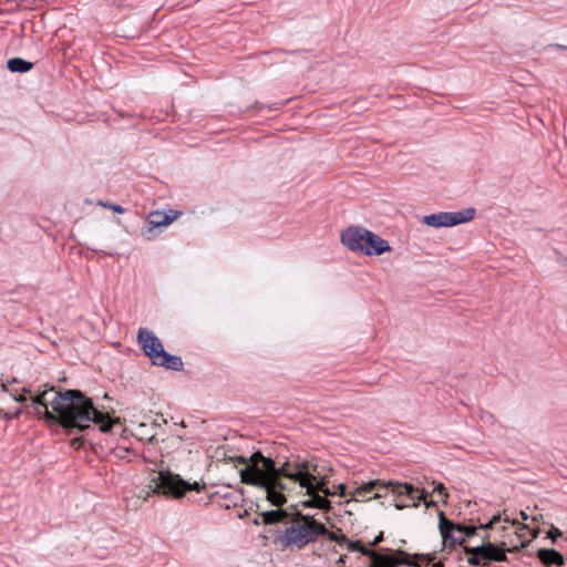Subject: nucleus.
<instances>
[{"label":"nucleus","instance_id":"f257e3e1","mask_svg":"<svg viewBox=\"0 0 567 567\" xmlns=\"http://www.w3.org/2000/svg\"><path fill=\"white\" fill-rule=\"evenodd\" d=\"M240 460L246 464L240 470L241 483L264 489L266 499L272 506L285 505L287 503L285 493L291 491L295 485L305 488L306 494L315 492L322 493L326 496L336 494L329 489L328 478L319 475L318 463L315 457H297L276 466L271 457H266L260 451H257L248 460L244 457Z\"/></svg>","mask_w":567,"mask_h":567},{"label":"nucleus","instance_id":"a878e982","mask_svg":"<svg viewBox=\"0 0 567 567\" xmlns=\"http://www.w3.org/2000/svg\"><path fill=\"white\" fill-rule=\"evenodd\" d=\"M337 494L341 497H344L347 495V486L344 484H339L337 486Z\"/></svg>","mask_w":567,"mask_h":567},{"label":"nucleus","instance_id":"2eb2a0df","mask_svg":"<svg viewBox=\"0 0 567 567\" xmlns=\"http://www.w3.org/2000/svg\"><path fill=\"white\" fill-rule=\"evenodd\" d=\"M309 496L308 499L303 501L301 505L306 508H318L322 511L331 509V502L327 498L328 496H321L319 492H315L311 494H307Z\"/></svg>","mask_w":567,"mask_h":567},{"label":"nucleus","instance_id":"aec40b11","mask_svg":"<svg viewBox=\"0 0 567 567\" xmlns=\"http://www.w3.org/2000/svg\"><path fill=\"white\" fill-rule=\"evenodd\" d=\"M347 548L350 551H360L363 555L364 550H371L370 548L365 547L361 540H350L348 538V542H346Z\"/></svg>","mask_w":567,"mask_h":567},{"label":"nucleus","instance_id":"412c9836","mask_svg":"<svg viewBox=\"0 0 567 567\" xmlns=\"http://www.w3.org/2000/svg\"><path fill=\"white\" fill-rule=\"evenodd\" d=\"M323 536H328V538L332 542H336L340 545H343L346 544V542H348V537L343 534H337L334 532H329L326 533Z\"/></svg>","mask_w":567,"mask_h":567},{"label":"nucleus","instance_id":"9d476101","mask_svg":"<svg viewBox=\"0 0 567 567\" xmlns=\"http://www.w3.org/2000/svg\"><path fill=\"white\" fill-rule=\"evenodd\" d=\"M474 215L475 210L472 208L454 213L442 212L424 216L422 223L435 228L452 227L472 220Z\"/></svg>","mask_w":567,"mask_h":567},{"label":"nucleus","instance_id":"6ab92c4d","mask_svg":"<svg viewBox=\"0 0 567 567\" xmlns=\"http://www.w3.org/2000/svg\"><path fill=\"white\" fill-rule=\"evenodd\" d=\"M3 389H4V391H6L7 393H9V394L13 398V400H14V401H17V402H19V403H24V402H27V401H28V399H27L25 394H30V393H31V390H30V389H27V388H23V389H22V392H23L22 394H18V393H16V392H12L11 390H9V389L7 388V385H6V384H3Z\"/></svg>","mask_w":567,"mask_h":567},{"label":"nucleus","instance_id":"423d86ee","mask_svg":"<svg viewBox=\"0 0 567 567\" xmlns=\"http://www.w3.org/2000/svg\"><path fill=\"white\" fill-rule=\"evenodd\" d=\"M137 341L143 349L145 355H147L153 364L165 367L178 371L183 368V361L181 357L167 353L161 340L154 334V332L140 328L137 332Z\"/></svg>","mask_w":567,"mask_h":567},{"label":"nucleus","instance_id":"0eeeda50","mask_svg":"<svg viewBox=\"0 0 567 567\" xmlns=\"http://www.w3.org/2000/svg\"><path fill=\"white\" fill-rule=\"evenodd\" d=\"M389 487L392 488V493L396 494L398 496H408L410 501L412 502L413 506H416L420 501H424L426 503V494L424 491L414 487L411 484L404 483V484H392L389 483L388 486L381 484L378 481L369 482L367 484L361 485L358 487L353 496L357 498L362 499H370V498H379L382 497L381 489H388Z\"/></svg>","mask_w":567,"mask_h":567},{"label":"nucleus","instance_id":"c85d7f7f","mask_svg":"<svg viewBox=\"0 0 567 567\" xmlns=\"http://www.w3.org/2000/svg\"><path fill=\"white\" fill-rule=\"evenodd\" d=\"M538 533H539L538 528L537 529H530L529 528L528 535H529L530 542L538 536Z\"/></svg>","mask_w":567,"mask_h":567},{"label":"nucleus","instance_id":"6e6552de","mask_svg":"<svg viewBox=\"0 0 567 567\" xmlns=\"http://www.w3.org/2000/svg\"><path fill=\"white\" fill-rule=\"evenodd\" d=\"M150 489L156 494H163L174 498H179L188 491H198L197 483L190 484L171 472H158L152 477L148 484Z\"/></svg>","mask_w":567,"mask_h":567},{"label":"nucleus","instance_id":"c756f323","mask_svg":"<svg viewBox=\"0 0 567 567\" xmlns=\"http://www.w3.org/2000/svg\"><path fill=\"white\" fill-rule=\"evenodd\" d=\"M346 563H347V556L346 555L340 556L339 559L337 560V565L339 567H343Z\"/></svg>","mask_w":567,"mask_h":567},{"label":"nucleus","instance_id":"f8f14e48","mask_svg":"<svg viewBox=\"0 0 567 567\" xmlns=\"http://www.w3.org/2000/svg\"><path fill=\"white\" fill-rule=\"evenodd\" d=\"M439 529L442 543L445 547L454 548L456 545L464 546L461 524H455L446 518L443 512L439 514Z\"/></svg>","mask_w":567,"mask_h":567},{"label":"nucleus","instance_id":"f3484780","mask_svg":"<svg viewBox=\"0 0 567 567\" xmlns=\"http://www.w3.org/2000/svg\"><path fill=\"white\" fill-rule=\"evenodd\" d=\"M7 65L11 72H19V73L28 72L33 68V63L25 61L21 58H12V59L8 60Z\"/></svg>","mask_w":567,"mask_h":567},{"label":"nucleus","instance_id":"1a4fd4ad","mask_svg":"<svg viewBox=\"0 0 567 567\" xmlns=\"http://www.w3.org/2000/svg\"><path fill=\"white\" fill-rule=\"evenodd\" d=\"M483 545L476 547L464 546L465 553L470 554L467 561L472 566L481 565V560L489 561H506L507 549L498 546L495 542L489 539H482Z\"/></svg>","mask_w":567,"mask_h":567},{"label":"nucleus","instance_id":"ddd939ff","mask_svg":"<svg viewBox=\"0 0 567 567\" xmlns=\"http://www.w3.org/2000/svg\"><path fill=\"white\" fill-rule=\"evenodd\" d=\"M536 557L545 567H561L565 564L564 556L555 549L540 548L537 550Z\"/></svg>","mask_w":567,"mask_h":567},{"label":"nucleus","instance_id":"f03ea898","mask_svg":"<svg viewBox=\"0 0 567 567\" xmlns=\"http://www.w3.org/2000/svg\"><path fill=\"white\" fill-rule=\"evenodd\" d=\"M33 414L43 419L48 424H60L64 429L83 431L91 422L107 433L112 430L114 421L109 413L101 412L93 406L91 399L80 390L56 391L54 386L44 385L30 398Z\"/></svg>","mask_w":567,"mask_h":567},{"label":"nucleus","instance_id":"20e7f679","mask_svg":"<svg viewBox=\"0 0 567 567\" xmlns=\"http://www.w3.org/2000/svg\"><path fill=\"white\" fill-rule=\"evenodd\" d=\"M295 520L296 524L287 527L276 540L282 548L295 546L302 549L328 533V528L311 516L297 513Z\"/></svg>","mask_w":567,"mask_h":567},{"label":"nucleus","instance_id":"bb28decb","mask_svg":"<svg viewBox=\"0 0 567 567\" xmlns=\"http://www.w3.org/2000/svg\"><path fill=\"white\" fill-rule=\"evenodd\" d=\"M383 540V532H380L375 538L373 539V542L370 544L371 546H377L379 545L381 542Z\"/></svg>","mask_w":567,"mask_h":567},{"label":"nucleus","instance_id":"7c9ffc66","mask_svg":"<svg viewBox=\"0 0 567 567\" xmlns=\"http://www.w3.org/2000/svg\"><path fill=\"white\" fill-rule=\"evenodd\" d=\"M97 205H100V206H102V207H104V208H109V209H111V206H112V204H111V203H109V202H103V200H99V202H97Z\"/></svg>","mask_w":567,"mask_h":567},{"label":"nucleus","instance_id":"5701e85b","mask_svg":"<svg viewBox=\"0 0 567 567\" xmlns=\"http://www.w3.org/2000/svg\"><path fill=\"white\" fill-rule=\"evenodd\" d=\"M563 533L560 529L551 525V528L547 532V537L553 540V543L557 542L559 537H561Z\"/></svg>","mask_w":567,"mask_h":567},{"label":"nucleus","instance_id":"39448f33","mask_svg":"<svg viewBox=\"0 0 567 567\" xmlns=\"http://www.w3.org/2000/svg\"><path fill=\"white\" fill-rule=\"evenodd\" d=\"M340 240L349 250L365 256H380L392 250L386 240L360 226L346 228L340 235Z\"/></svg>","mask_w":567,"mask_h":567},{"label":"nucleus","instance_id":"473e14b6","mask_svg":"<svg viewBox=\"0 0 567 567\" xmlns=\"http://www.w3.org/2000/svg\"><path fill=\"white\" fill-rule=\"evenodd\" d=\"M432 564V567H444V564L442 561H437V563H431Z\"/></svg>","mask_w":567,"mask_h":567},{"label":"nucleus","instance_id":"4be33fe9","mask_svg":"<svg viewBox=\"0 0 567 567\" xmlns=\"http://www.w3.org/2000/svg\"><path fill=\"white\" fill-rule=\"evenodd\" d=\"M461 529H462L463 538L465 540L466 537H473L474 535H476L477 529H481V528H480V526L476 527V526H468V525L461 524Z\"/></svg>","mask_w":567,"mask_h":567},{"label":"nucleus","instance_id":"72a5a7b5","mask_svg":"<svg viewBox=\"0 0 567 567\" xmlns=\"http://www.w3.org/2000/svg\"><path fill=\"white\" fill-rule=\"evenodd\" d=\"M395 506H396V508L402 509L404 507L410 506V504H399V503H396Z\"/></svg>","mask_w":567,"mask_h":567},{"label":"nucleus","instance_id":"2f4dec72","mask_svg":"<svg viewBox=\"0 0 567 567\" xmlns=\"http://www.w3.org/2000/svg\"><path fill=\"white\" fill-rule=\"evenodd\" d=\"M519 516H520L522 520H524V522L528 519V515L524 511L519 512Z\"/></svg>","mask_w":567,"mask_h":567},{"label":"nucleus","instance_id":"393cba45","mask_svg":"<svg viewBox=\"0 0 567 567\" xmlns=\"http://www.w3.org/2000/svg\"><path fill=\"white\" fill-rule=\"evenodd\" d=\"M434 492H437L442 497H447V492H446V488L444 487L443 484H437V486L434 488Z\"/></svg>","mask_w":567,"mask_h":567},{"label":"nucleus","instance_id":"f704fd0d","mask_svg":"<svg viewBox=\"0 0 567 567\" xmlns=\"http://www.w3.org/2000/svg\"><path fill=\"white\" fill-rule=\"evenodd\" d=\"M559 49H564V50H567V47L565 45H557Z\"/></svg>","mask_w":567,"mask_h":567},{"label":"nucleus","instance_id":"a211bd4d","mask_svg":"<svg viewBox=\"0 0 567 567\" xmlns=\"http://www.w3.org/2000/svg\"><path fill=\"white\" fill-rule=\"evenodd\" d=\"M434 560H435V553L415 554V555H413V559H411V561H416V563L421 564L422 567H427Z\"/></svg>","mask_w":567,"mask_h":567},{"label":"nucleus","instance_id":"b1692460","mask_svg":"<svg viewBox=\"0 0 567 567\" xmlns=\"http://www.w3.org/2000/svg\"><path fill=\"white\" fill-rule=\"evenodd\" d=\"M528 530H519V534H517V537H515V540L516 542H520V540H528V544L530 543V539H529V535H528Z\"/></svg>","mask_w":567,"mask_h":567},{"label":"nucleus","instance_id":"4468645a","mask_svg":"<svg viewBox=\"0 0 567 567\" xmlns=\"http://www.w3.org/2000/svg\"><path fill=\"white\" fill-rule=\"evenodd\" d=\"M181 215V212L169 210L168 213L164 212H152L147 219L152 227H166L172 224L175 219H177Z\"/></svg>","mask_w":567,"mask_h":567},{"label":"nucleus","instance_id":"7ed1b4c3","mask_svg":"<svg viewBox=\"0 0 567 567\" xmlns=\"http://www.w3.org/2000/svg\"><path fill=\"white\" fill-rule=\"evenodd\" d=\"M480 528L485 532L482 539L493 540L508 553H517L528 545V540H515L519 530H528V526L511 518L506 509L494 515L488 523L480 525Z\"/></svg>","mask_w":567,"mask_h":567},{"label":"nucleus","instance_id":"dca6fc26","mask_svg":"<svg viewBox=\"0 0 567 567\" xmlns=\"http://www.w3.org/2000/svg\"><path fill=\"white\" fill-rule=\"evenodd\" d=\"M277 507L278 509L276 511H268L261 514L262 520L266 525L280 523L288 517L287 512L280 508L281 506Z\"/></svg>","mask_w":567,"mask_h":567},{"label":"nucleus","instance_id":"cd10ccee","mask_svg":"<svg viewBox=\"0 0 567 567\" xmlns=\"http://www.w3.org/2000/svg\"><path fill=\"white\" fill-rule=\"evenodd\" d=\"M111 209L113 212H115V213H118V214H124L125 213V208L120 206V205H116V204H112Z\"/></svg>","mask_w":567,"mask_h":567},{"label":"nucleus","instance_id":"9b49d317","mask_svg":"<svg viewBox=\"0 0 567 567\" xmlns=\"http://www.w3.org/2000/svg\"><path fill=\"white\" fill-rule=\"evenodd\" d=\"M363 556L371 559V564L368 567H396L399 565H406L410 567H422L416 561H411V556L399 549L394 555H383L375 550H364Z\"/></svg>","mask_w":567,"mask_h":567}]
</instances>
